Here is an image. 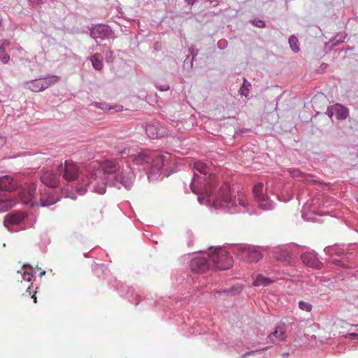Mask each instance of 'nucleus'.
Masks as SVG:
<instances>
[{"label":"nucleus","instance_id":"nucleus-1","mask_svg":"<svg viewBox=\"0 0 358 358\" xmlns=\"http://www.w3.org/2000/svg\"><path fill=\"white\" fill-rule=\"evenodd\" d=\"M194 177L190 184L193 193L211 196L217 183L215 176L210 173V168L201 162H195L193 166Z\"/></svg>","mask_w":358,"mask_h":358},{"label":"nucleus","instance_id":"nucleus-2","mask_svg":"<svg viewBox=\"0 0 358 358\" xmlns=\"http://www.w3.org/2000/svg\"><path fill=\"white\" fill-rule=\"evenodd\" d=\"M94 168L95 166L90 164L80 169L74 162L66 160L64 164L59 165L58 171L63 179L67 182L78 180L88 185L96 177L97 173H94Z\"/></svg>","mask_w":358,"mask_h":358},{"label":"nucleus","instance_id":"nucleus-3","mask_svg":"<svg viewBox=\"0 0 358 358\" xmlns=\"http://www.w3.org/2000/svg\"><path fill=\"white\" fill-rule=\"evenodd\" d=\"M20 201L31 207L34 206H48L57 203L59 200L52 191L41 192L39 202L36 199V184L31 182L26 187L22 189L19 192Z\"/></svg>","mask_w":358,"mask_h":358},{"label":"nucleus","instance_id":"nucleus-4","mask_svg":"<svg viewBox=\"0 0 358 358\" xmlns=\"http://www.w3.org/2000/svg\"><path fill=\"white\" fill-rule=\"evenodd\" d=\"M237 201L243 208H247L248 202L246 196L243 194H240L237 199L236 197L232 199L230 194L229 183L224 182L220 187L217 194L215 195V199H213V206L215 208H231V206H237Z\"/></svg>","mask_w":358,"mask_h":358},{"label":"nucleus","instance_id":"nucleus-5","mask_svg":"<svg viewBox=\"0 0 358 358\" xmlns=\"http://www.w3.org/2000/svg\"><path fill=\"white\" fill-rule=\"evenodd\" d=\"M211 269L226 270L233 265V259L229 252L222 248L211 250L209 252Z\"/></svg>","mask_w":358,"mask_h":358},{"label":"nucleus","instance_id":"nucleus-6","mask_svg":"<svg viewBox=\"0 0 358 358\" xmlns=\"http://www.w3.org/2000/svg\"><path fill=\"white\" fill-rule=\"evenodd\" d=\"M170 157L169 153H166L165 155L153 153L152 155H150L146 152H142L135 157L134 162L137 164L151 163L153 167L160 171L162 167L165 166Z\"/></svg>","mask_w":358,"mask_h":358},{"label":"nucleus","instance_id":"nucleus-7","mask_svg":"<svg viewBox=\"0 0 358 358\" xmlns=\"http://www.w3.org/2000/svg\"><path fill=\"white\" fill-rule=\"evenodd\" d=\"M234 253L239 259L247 262H256L262 258L260 249L254 245L236 246Z\"/></svg>","mask_w":358,"mask_h":358},{"label":"nucleus","instance_id":"nucleus-8","mask_svg":"<svg viewBox=\"0 0 358 358\" xmlns=\"http://www.w3.org/2000/svg\"><path fill=\"white\" fill-rule=\"evenodd\" d=\"M59 78L55 76H48L44 78L36 79L26 83L27 87L31 92H39L48 88L50 85L57 83Z\"/></svg>","mask_w":358,"mask_h":358},{"label":"nucleus","instance_id":"nucleus-9","mask_svg":"<svg viewBox=\"0 0 358 358\" xmlns=\"http://www.w3.org/2000/svg\"><path fill=\"white\" fill-rule=\"evenodd\" d=\"M209 253L199 255L190 262V268L194 272L203 273L211 269Z\"/></svg>","mask_w":358,"mask_h":358},{"label":"nucleus","instance_id":"nucleus-10","mask_svg":"<svg viewBox=\"0 0 358 358\" xmlns=\"http://www.w3.org/2000/svg\"><path fill=\"white\" fill-rule=\"evenodd\" d=\"M145 131L150 138L157 139L167 136L168 129L161 125L157 121H153L146 124Z\"/></svg>","mask_w":358,"mask_h":358},{"label":"nucleus","instance_id":"nucleus-11","mask_svg":"<svg viewBox=\"0 0 358 358\" xmlns=\"http://www.w3.org/2000/svg\"><path fill=\"white\" fill-rule=\"evenodd\" d=\"M263 190L264 185L262 183L256 184L253 187V196L259 208L263 210H269L272 208V203L268 197L264 194Z\"/></svg>","mask_w":358,"mask_h":358},{"label":"nucleus","instance_id":"nucleus-12","mask_svg":"<svg viewBox=\"0 0 358 358\" xmlns=\"http://www.w3.org/2000/svg\"><path fill=\"white\" fill-rule=\"evenodd\" d=\"M40 180L42 183L50 188L57 187L59 182V176L52 171H43Z\"/></svg>","mask_w":358,"mask_h":358},{"label":"nucleus","instance_id":"nucleus-13","mask_svg":"<svg viewBox=\"0 0 358 358\" xmlns=\"http://www.w3.org/2000/svg\"><path fill=\"white\" fill-rule=\"evenodd\" d=\"M19 186L18 180L11 176H4L0 178V189L13 192Z\"/></svg>","mask_w":358,"mask_h":358},{"label":"nucleus","instance_id":"nucleus-14","mask_svg":"<svg viewBox=\"0 0 358 358\" xmlns=\"http://www.w3.org/2000/svg\"><path fill=\"white\" fill-rule=\"evenodd\" d=\"M25 216L26 215L22 212L8 214L4 217L3 224L6 227L11 224H19L24 220Z\"/></svg>","mask_w":358,"mask_h":358},{"label":"nucleus","instance_id":"nucleus-15","mask_svg":"<svg viewBox=\"0 0 358 358\" xmlns=\"http://www.w3.org/2000/svg\"><path fill=\"white\" fill-rule=\"evenodd\" d=\"M301 259L303 264L315 268H320L322 264L313 252H306L301 255Z\"/></svg>","mask_w":358,"mask_h":358},{"label":"nucleus","instance_id":"nucleus-16","mask_svg":"<svg viewBox=\"0 0 358 358\" xmlns=\"http://www.w3.org/2000/svg\"><path fill=\"white\" fill-rule=\"evenodd\" d=\"M17 203V200L12 196H3L0 194V212L7 211Z\"/></svg>","mask_w":358,"mask_h":358},{"label":"nucleus","instance_id":"nucleus-17","mask_svg":"<svg viewBox=\"0 0 358 358\" xmlns=\"http://www.w3.org/2000/svg\"><path fill=\"white\" fill-rule=\"evenodd\" d=\"M329 113L338 120L345 119L348 116V110L341 104H336L331 107Z\"/></svg>","mask_w":358,"mask_h":358},{"label":"nucleus","instance_id":"nucleus-18","mask_svg":"<svg viewBox=\"0 0 358 358\" xmlns=\"http://www.w3.org/2000/svg\"><path fill=\"white\" fill-rule=\"evenodd\" d=\"M117 169V164L115 162L106 160L99 166V169L98 170H94V173H96V171H100L105 174H112L115 173Z\"/></svg>","mask_w":358,"mask_h":358},{"label":"nucleus","instance_id":"nucleus-19","mask_svg":"<svg viewBox=\"0 0 358 358\" xmlns=\"http://www.w3.org/2000/svg\"><path fill=\"white\" fill-rule=\"evenodd\" d=\"M273 282H274V280H273L270 278H265L264 276H263L261 274H257L254 280L252 285L255 287H259V286L265 287V286H268V285H271Z\"/></svg>","mask_w":358,"mask_h":358},{"label":"nucleus","instance_id":"nucleus-20","mask_svg":"<svg viewBox=\"0 0 358 358\" xmlns=\"http://www.w3.org/2000/svg\"><path fill=\"white\" fill-rule=\"evenodd\" d=\"M17 273L20 274L22 280H24L27 284L30 282L32 279V268L29 266H24L21 271H18Z\"/></svg>","mask_w":358,"mask_h":358},{"label":"nucleus","instance_id":"nucleus-21","mask_svg":"<svg viewBox=\"0 0 358 358\" xmlns=\"http://www.w3.org/2000/svg\"><path fill=\"white\" fill-rule=\"evenodd\" d=\"M92 64L94 69L100 71L103 68V57L100 53H95L90 58Z\"/></svg>","mask_w":358,"mask_h":358},{"label":"nucleus","instance_id":"nucleus-22","mask_svg":"<svg viewBox=\"0 0 358 358\" xmlns=\"http://www.w3.org/2000/svg\"><path fill=\"white\" fill-rule=\"evenodd\" d=\"M274 337L279 341H283L286 338V333L282 328L277 327L275 331L269 335V338L271 340H273Z\"/></svg>","mask_w":358,"mask_h":358},{"label":"nucleus","instance_id":"nucleus-23","mask_svg":"<svg viewBox=\"0 0 358 358\" xmlns=\"http://www.w3.org/2000/svg\"><path fill=\"white\" fill-rule=\"evenodd\" d=\"M289 44L294 52H297L299 51V41L296 36H292L289 37Z\"/></svg>","mask_w":358,"mask_h":358},{"label":"nucleus","instance_id":"nucleus-24","mask_svg":"<svg viewBox=\"0 0 358 358\" xmlns=\"http://www.w3.org/2000/svg\"><path fill=\"white\" fill-rule=\"evenodd\" d=\"M299 307L301 310L310 312L312 310V305L306 301H300L299 302Z\"/></svg>","mask_w":358,"mask_h":358},{"label":"nucleus","instance_id":"nucleus-25","mask_svg":"<svg viewBox=\"0 0 358 358\" xmlns=\"http://www.w3.org/2000/svg\"><path fill=\"white\" fill-rule=\"evenodd\" d=\"M24 287H26V289H27L26 293L28 294L29 296H31L33 299L34 302L35 303H37V298L36 296V292L32 291L31 287L29 285H25Z\"/></svg>","mask_w":358,"mask_h":358},{"label":"nucleus","instance_id":"nucleus-26","mask_svg":"<svg viewBox=\"0 0 358 358\" xmlns=\"http://www.w3.org/2000/svg\"><path fill=\"white\" fill-rule=\"evenodd\" d=\"M0 59L3 63H7L10 60V56L6 52V50L0 48Z\"/></svg>","mask_w":358,"mask_h":358},{"label":"nucleus","instance_id":"nucleus-27","mask_svg":"<svg viewBox=\"0 0 358 358\" xmlns=\"http://www.w3.org/2000/svg\"><path fill=\"white\" fill-rule=\"evenodd\" d=\"M252 24L257 27L263 28L265 27V22L261 20H255L252 22Z\"/></svg>","mask_w":358,"mask_h":358},{"label":"nucleus","instance_id":"nucleus-28","mask_svg":"<svg viewBox=\"0 0 358 358\" xmlns=\"http://www.w3.org/2000/svg\"><path fill=\"white\" fill-rule=\"evenodd\" d=\"M96 106L102 110H110L111 108L106 103H96Z\"/></svg>","mask_w":358,"mask_h":358},{"label":"nucleus","instance_id":"nucleus-29","mask_svg":"<svg viewBox=\"0 0 358 358\" xmlns=\"http://www.w3.org/2000/svg\"><path fill=\"white\" fill-rule=\"evenodd\" d=\"M106 59L107 62H112L114 59V56L110 50L106 54Z\"/></svg>","mask_w":358,"mask_h":358},{"label":"nucleus","instance_id":"nucleus-30","mask_svg":"<svg viewBox=\"0 0 358 358\" xmlns=\"http://www.w3.org/2000/svg\"><path fill=\"white\" fill-rule=\"evenodd\" d=\"M10 43L8 40H3L2 41H0V48H3L4 50L6 49L7 47L10 45Z\"/></svg>","mask_w":358,"mask_h":358},{"label":"nucleus","instance_id":"nucleus-31","mask_svg":"<svg viewBox=\"0 0 358 358\" xmlns=\"http://www.w3.org/2000/svg\"><path fill=\"white\" fill-rule=\"evenodd\" d=\"M245 80H244V83H243V86L241 87V89L239 90V93L241 94V95L242 96H245V97L248 96V92L246 91H248V90H245Z\"/></svg>","mask_w":358,"mask_h":358},{"label":"nucleus","instance_id":"nucleus-32","mask_svg":"<svg viewBox=\"0 0 358 358\" xmlns=\"http://www.w3.org/2000/svg\"><path fill=\"white\" fill-rule=\"evenodd\" d=\"M97 29L99 31H106V32L108 31V27L106 26H99Z\"/></svg>","mask_w":358,"mask_h":358},{"label":"nucleus","instance_id":"nucleus-33","mask_svg":"<svg viewBox=\"0 0 358 358\" xmlns=\"http://www.w3.org/2000/svg\"><path fill=\"white\" fill-rule=\"evenodd\" d=\"M257 351H250V352H247L246 353L243 354L242 356H241V358H246L248 356L256 352Z\"/></svg>","mask_w":358,"mask_h":358},{"label":"nucleus","instance_id":"nucleus-34","mask_svg":"<svg viewBox=\"0 0 358 358\" xmlns=\"http://www.w3.org/2000/svg\"><path fill=\"white\" fill-rule=\"evenodd\" d=\"M5 143H6L5 138L0 136V148H1Z\"/></svg>","mask_w":358,"mask_h":358},{"label":"nucleus","instance_id":"nucleus-35","mask_svg":"<svg viewBox=\"0 0 358 358\" xmlns=\"http://www.w3.org/2000/svg\"><path fill=\"white\" fill-rule=\"evenodd\" d=\"M117 152L119 153H126V150H127V148H124V149H120V148H117Z\"/></svg>","mask_w":358,"mask_h":358},{"label":"nucleus","instance_id":"nucleus-36","mask_svg":"<svg viewBox=\"0 0 358 358\" xmlns=\"http://www.w3.org/2000/svg\"><path fill=\"white\" fill-rule=\"evenodd\" d=\"M185 1L188 3V4H193L194 2V0H185Z\"/></svg>","mask_w":358,"mask_h":358},{"label":"nucleus","instance_id":"nucleus-37","mask_svg":"<svg viewBox=\"0 0 358 358\" xmlns=\"http://www.w3.org/2000/svg\"><path fill=\"white\" fill-rule=\"evenodd\" d=\"M350 336H351L352 337H353V338H355V337L357 336V334H355V333H353V334H350Z\"/></svg>","mask_w":358,"mask_h":358},{"label":"nucleus","instance_id":"nucleus-38","mask_svg":"<svg viewBox=\"0 0 358 358\" xmlns=\"http://www.w3.org/2000/svg\"><path fill=\"white\" fill-rule=\"evenodd\" d=\"M282 356H283L284 357H287V356H288V354H287V353H286V354L285 353V354H283V355H282Z\"/></svg>","mask_w":358,"mask_h":358},{"label":"nucleus","instance_id":"nucleus-39","mask_svg":"<svg viewBox=\"0 0 358 358\" xmlns=\"http://www.w3.org/2000/svg\"><path fill=\"white\" fill-rule=\"evenodd\" d=\"M45 273V272L43 271H42V272L41 273V275H44Z\"/></svg>","mask_w":358,"mask_h":358},{"label":"nucleus","instance_id":"nucleus-40","mask_svg":"<svg viewBox=\"0 0 358 358\" xmlns=\"http://www.w3.org/2000/svg\"><path fill=\"white\" fill-rule=\"evenodd\" d=\"M357 201H358V199H357Z\"/></svg>","mask_w":358,"mask_h":358}]
</instances>
